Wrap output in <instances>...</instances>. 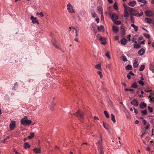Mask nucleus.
<instances>
[{"label":"nucleus","instance_id":"f257e3e1","mask_svg":"<svg viewBox=\"0 0 154 154\" xmlns=\"http://www.w3.org/2000/svg\"><path fill=\"white\" fill-rule=\"evenodd\" d=\"M100 139L97 143V146L99 152L100 154H103L104 153L103 151V148L102 144V137L101 136H100Z\"/></svg>","mask_w":154,"mask_h":154},{"label":"nucleus","instance_id":"f03ea898","mask_svg":"<svg viewBox=\"0 0 154 154\" xmlns=\"http://www.w3.org/2000/svg\"><path fill=\"white\" fill-rule=\"evenodd\" d=\"M31 122L32 121L28 119L26 116H25L24 118L20 120L21 124L25 126L29 125Z\"/></svg>","mask_w":154,"mask_h":154},{"label":"nucleus","instance_id":"7ed1b4c3","mask_svg":"<svg viewBox=\"0 0 154 154\" xmlns=\"http://www.w3.org/2000/svg\"><path fill=\"white\" fill-rule=\"evenodd\" d=\"M74 115L79 119L81 122H82V119L84 118V114L82 111L79 110Z\"/></svg>","mask_w":154,"mask_h":154},{"label":"nucleus","instance_id":"20e7f679","mask_svg":"<svg viewBox=\"0 0 154 154\" xmlns=\"http://www.w3.org/2000/svg\"><path fill=\"white\" fill-rule=\"evenodd\" d=\"M35 133L34 132L29 133L27 130H23L18 132L17 134H20L24 135V134H29V135H34Z\"/></svg>","mask_w":154,"mask_h":154},{"label":"nucleus","instance_id":"39448f33","mask_svg":"<svg viewBox=\"0 0 154 154\" xmlns=\"http://www.w3.org/2000/svg\"><path fill=\"white\" fill-rule=\"evenodd\" d=\"M144 13L146 17H150L153 15V12L149 10H145L144 11Z\"/></svg>","mask_w":154,"mask_h":154},{"label":"nucleus","instance_id":"423d86ee","mask_svg":"<svg viewBox=\"0 0 154 154\" xmlns=\"http://www.w3.org/2000/svg\"><path fill=\"white\" fill-rule=\"evenodd\" d=\"M67 9L68 11L70 13H74L75 11L74 10L73 7L70 3H69L67 5Z\"/></svg>","mask_w":154,"mask_h":154},{"label":"nucleus","instance_id":"0eeeda50","mask_svg":"<svg viewBox=\"0 0 154 154\" xmlns=\"http://www.w3.org/2000/svg\"><path fill=\"white\" fill-rule=\"evenodd\" d=\"M30 19L32 20V23H37L38 25L39 24V22L37 20L36 17H35L32 16L30 17Z\"/></svg>","mask_w":154,"mask_h":154},{"label":"nucleus","instance_id":"6e6552de","mask_svg":"<svg viewBox=\"0 0 154 154\" xmlns=\"http://www.w3.org/2000/svg\"><path fill=\"white\" fill-rule=\"evenodd\" d=\"M51 42L52 44L56 48L61 50V49L58 47L57 44V42L54 38H52L51 40Z\"/></svg>","mask_w":154,"mask_h":154},{"label":"nucleus","instance_id":"1a4fd4ad","mask_svg":"<svg viewBox=\"0 0 154 154\" xmlns=\"http://www.w3.org/2000/svg\"><path fill=\"white\" fill-rule=\"evenodd\" d=\"M10 128L11 130H13L15 127V122L14 121H12L10 124Z\"/></svg>","mask_w":154,"mask_h":154},{"label":"nucleus","instance_id":"9d476101","mask_svg":"<svg viewBox=\"0 0 154 154\" xmlns=\"http://www.w3.org/2000/svg\"><path fill=\"white\" fill-rule=\"evenodd\" d=\"M145 50L144 49L142 48L140 49L137 52L138 54L140 56H142L145 53Z\"/></svg>","mask_w":154,"mask_h":154},{"label":"nucleus","instance_id":"9b49d317","mask_svg":"<svg viewBox=\"0 0 154 154\" xmlns=\"http://www.w3.org/2000/svg\"><path fill=\"white\" fill-rule=\"evenodd\" d=\"M111 19L114 22L118 19V17L117 15L116 14H112L111 16Z\"/></svg>","mask_w":154,"mask_h":154},{"label":"nucleus","instance_id":"f8f14e48","mask_svg":"<svg viewBox=\"0 0 154 154\" xmlns=\"http://www.w3.org/2000/svg\"><path fill=\"white\" fill-rule=\"evenodd\" d=\"M131 103L133 106H137L138 105V101L135 99H134L131 102Z\"/></svg>","mask_w":154,"mask_h":154},{"label":"nucleus","instance_id":"ddd939ff","mask_svg":"<svg viewBox=\"0 0 154 154\" xmlns=\"http://www.w3.org/2000/svg\"><path fill=\"white\" fill-rule=\"evenodd\" d=\"M146 104L144 103V102H143L140 103L139 104L140 107L142 109H143L146 107Z\"/></svg>","mask_w":154,"mask_h":154},{"label":"nucleus","instance_id":"4468645a","mask_svg":"<svg viewBox=\"0 0 154 154\" xmlns=\"http://www.w3.org/2000/svg\"><path fill=\"white\" fill-rule=\"evenodd\" d=\"M144 21L145 23H147L149 24H152L153 23V20L150 18H146L144 19Z\"/></svg>","mask_w":154,"mask_h":154},{"label":"nucleus","instance_id":"2eb2a0df","mask_svg":"<svg viewBox=\"0 0 154 154\" xmlns=\"http://www.w3.org/2000/svg\"><path fill=\"white\" fill-rule=\"evenodd\" d=\"M126 7H127V5H125L124 7L125 8V10L124 11V16L125 17H127L128 16V9L126 8Z\"/></svg>","mask_w":154,"mask_h":154},{"label":"nucleus","instance_id":"dca6fc26","mask_svg":"<svg viewBox=\"0 0 154 154\" xmlns=\"http://www.w3.org/2000/svg\"><path fill=\"white\" fill-rule=\"evenodd\" d=\"M127 39L125 38H123L120 40L121 44L122 45H125L127 44Z\"/></svg>","mask_w":154,"mask_h":154},{"label":"nucleus","instance_id":"f3484780","mask_svg":"<svg viewBox=\"0 0 154 154\" xmlns=\"http://www.w3.org/2000/svg\"><path fill=\"white\" fill-rule=\"evenodd\" d=\"M97 10L98 13L100 14H103L102 8L100 6H98L97 8Z\"/></svg>","mask_w":154,"mask_h":154},{"label":"nucleus","instance_id":"a211bd4d","mask_svg":"<svg viewBox=\"0 0 154 154\" xmlns=\"http://www.w3.org/2000/svg\"><path fill=\"white\" fill-rule=\"evenodd\" d=\"M33 151L35 153H38L40 152L41 150L39 148H35L33 149Z\"/></svg>","mask_w":154,"mask_h":154},{"label":"nucleus","instance_id":"6ab92c4d","mask_svg":"<svg viewBox=\"0 0 154 154\" xmlns=\"http://www.w3.org/2000/svg\"><path fill=\"white\" fill-rule=\"evenodd\" d=\"M112 29L113 31L114 32H116L119 31V29L118 27L115 26H112Z\"/></svg>","mask_w":154,"mask_h":154},{"label":"nucleus","instance_id":"aec40b11","mask_svg":"<svg viewBox=\"0 0 154 154\" xmlns=\"http://www.w3.org/2000/svg\"><path fill=\"white\" fill-rule=\"evenodd\" d=\"M125 69L127 70H131L132 69V67L131 65L128 64L125 66Z\"/></svg>","mask_w":154,"mask_h":154},{"label":"nucleus","instance_id":"412c9836","mask_svg":"<svg viewBox=\"0 0 154 154\" xmlns=\"http://www.w3.org/2000/svg\"><path fill=\"white\" fill-rule=\"evenodd\" d=\"M24 146L25 149H29L30 147V145L28 142H26L24 144Z\"/></svg>","mask_w":154,"mask_h":154},{"label":"nucleus","instance_id":"4be33fe9","mask_svg":"<svg viewBox=\"0 0 154 154\" xmlns=\"http://www.w3.org/2000/svg\"><path fill=\"white\" fill-rule=\"evenodd\" d=\"M134 48H135L138 49L140 48L141 47V46L138 44H134L133 45Z\"/></svg>","mask_w":154,"mask_h":154},{"label":"nucleus","instance_id":"5701e85b","mask_svg":"<svg viewBox=\"0 0 154 154\" xmlns=\"http://www.w3.org/2000/svg\"><path fill=\"white\" fill-rule=\"evenodd\" d=\"M103 125L104 128L106 130H108L109 128V127L107 124L103 122Z\"/></svg>","mask_w":154,"mask_h":154},{"label":"nucleus","instance_id":"b1692460","mask_svg":"<svg viewBox=\"0 0 154 154\" xmlns=\"http://www.w3.org/2000/svg\"><path fill=\"white\" fill-rule=\"evenodd\" d=\"M136 2L135 1H130L129 4L130 6H134L136 4Z\"/></svg>","mask_w":154,"mask_h":154},{"label":"nucleus","instance_id":"393cba45","mask_svg":"<svg viewBox=\"0 0 154 154\" xmlns=\"http://www.w3.org/2000/svg\"><path fill=\"white\" fill-rule=\"evenodd\" d=\"M120 33L122 35H125V30L124 28H122V26H121Z\"/></svg>","mask_w":154,"mask_h":154},{"label":"nucleus","instance_id":"a878e982","mask_svg":"<svg viewBox=\"0 0 154 154\" xmlns=\"http://www.w3.org/2000/svg\"><path fill=\"white\" fill-rule=\"evenodd\" d=\"M111 119L113 122L115 123L116 122V121L115 119V116L113 114H112L111 115Z\"/></svg>","mask_w":154,"mask_h":154},{"label":"nucleus","instance_id":"bb28decb","mask_svg":"<svg viewBox=\"0 0 154 154\" xmlns=\"http://www.w3.org/2000/svg\"><path fill=\"white\" fill-rule=\"evenodd\" d=\"M150 69L153 72H154V65L151 63L150 64Z\"/></svg>","mask_w":154,"mask_h":154},{"label":"nucleus","instance_id":"cd10ccee","mask_svg":"<svg viewBox=\"0 0 154 154\" xmlns=\"http://www.w3.org/2000/svg\"><path fill=\"white\" fill-rule=\"evenodd\" d=\"M137 85L135 82H134L131 85V87L133 88H137Z\"/></svg>","mask_w":154,"mask_h":154},{"label":"nucleus","instance_id":"c85d7f7f","mask_svg":"<svg viewBox=\"0 0 154 154\" xmlns=\"http://www.w3.org/2000/svg\"><path fill=\"white\" fill-rule=\"evenodd\" d=\"M99 36H100L99 37V40L102 41H103L104 40H106V38H103L100 35V34H97V36L98 37Z\"/></svg>","mask_w":154,"mask_h":154},{"label":"nucleus","instance_id":"c756f323","mask_svg":"<svg viewBox=\"0 0 154 154\" xmlns=\"http://www.w3.org/2000/svg\"><path fill=\"white\" fill-rule=\"evenodd\" d=\"M120 58L124 62H126L128 61V60L127 59L126 57L125 56H122Z\"/></svg>","mask_w":154,"mask_h":154},{"label":"nucleus","instance_id":"7c9ffc66","mask_svg":"<svg viewBox=\"0 0 154 154\" xmlns=\"http://www.w3.org/2000/svg\"><path fill=\"white\" fill-rule=\"evenodd\" d=\"M97 29L99 31H101L102 30H103L104 27L102 25H101L100 26H97Z\"/></svg>","mask_w":154,"mask_h":154},{"label":"nucleus","instance_id":"2f4dec72","mask_svg":"<svg viewBox=\"0 0 154 154\" xmlns=\"http://www.w3.org/2000/svg\"><path fill=\"white\" fill-rule=\"evenodd\" d=\"M128 8V10L129 13H132L134 11V9L132 8H131L128 7L127 6V7H126V8Z\"/></svg>","mask_w":154,"mask_h":154},{"label":"nucleus","instance_id":"473e14b6","mask_svg":"<svg viewBox=\"0 0 154 154\" xmlns=\"http://www.w3.org/2000/svg\"><path fill=\"white\" fill-rule=\"evenodd\" d=\"M145 68V66L144 65H142L141 66L139 69V71H141L144 69Z\"/></svg>","mask_w":154,"mask_h":154},{"label":"nucleus","instance_id":"72a5a7b5","mask_svg":"<svg viewBox=\"0 0 154 154\" xmlns=\"http://www.w3.org/2000/svg\"><path fill=\"white\" fill-rule=\"evenodd\" d=\"M141 112L143 115H146L147 114V110L146 109L144 110H141Z\"/></svg>","mask_w":154,"mask_h":154},{"label":"nucleus","instance_id":"f704fd0d","mask_svg":"<svg viewBox=\"0 0 154 154\" xmlns=\"http://www.w3.org/2000/svg\"><path fill=\"white\" fill-rule=\"evenodd\" d=\"M113 8H114L116 10L118 9V7L116 2H115L114 4L113 5Z\"/></svg>","mask_w":154,"mask_h":154},{"label":"nucleus","instance_id":"c9c22d12","mask_svg":"<svg viewBox=\"0 0 154 154\" xmlns=\"http://www.w3.org/2000/svg\"><path fill=\"white\" fill-rule=\"evenodd\" d=\"M113 23L117 25H119L121 24V22L120 21H115L113 22Z\"/></svg>","mask_w":154,"mask_h":154},{"label":"nucleus","instance_id":"e433bc0d","mask_svg":"<svg viewBox=\"0 0 154 154\" xmlns=\"http://www.w3.org/2000/svg\"><path fill=\"white\" fill-rule=\"evenodd\" d=\"M104 113L105 114V116L107 118H109V116L106 111H104Z\"/></svg>","mask_w":154,"mask_h":154},{"label":"nucleus","instance_id":"4c0bfd02","mask_svg":"<svg viewBox=\"0 0 154 154\" xmlns=\"http://www.w3.org/2000/svg\"><path fill=\"white\" fill-rule=\"evenodd\" d=\"M143 35L146 38H147L149 39L150 38V35L149 34L146 33H144Z\"/></svg>","mask_w":154,"mask_h":154},{"label":"nucleus","instance_id":"58836bf2","mask_svg":"<svg viewBox=\"0 0 154 154\" xmlns=\"http://www.w3.org/2000/svg\"><path fill=\"white\" fill-rule=\"evenodd\" d=\"M105 56L109 59H110L111 57L110 56V55L109 54V52H107Z\"/></svg>","mask_w":154,"mask_h":154},{"label":"nucleus","instance_id":"ea45409f","mask_svg":"<svg viewBox=\"0 0 154 154\" xmlns=\"http://www.w3.org/2000/svg\"><path fill=\"white\" fill-rule=\"evenodd\" d=\"M137 1L139 2L143 3L144 5H145L146 2V1L145 0H137Z\"/></svg>","mask_w":154,"mask_h":154},{"label":"nucleus","instance_id":"a19ab883","mask_svg":"<svg viewBox=\"0 0 154 154\" xmlns=\"http://www.w3.org/2000/svg\"><path fill=\"white\" fill-rule=\"evenodd\" d=\"M148 109L149 110V112L150 113H152V112L153 110H152V107H151L149 106H148Z\"/></svg>","mask_w":154,"mask_h":154},{"label":"nucleus","instance_id":"79ce46f5","mask_svg":"<svg viewBox=\"0 0 154 154\" xmlns=\"http://www.w3.org/2000/svg\"><path fill=\"white\" fill-rule=\"evenodd\" d=\"M131 37V35H127L126 36V37L128 39V40H127V41H129V42L131 41V39H130V37Z\"/></svg>","mask_w":154,"mask_h":154},{"label":"nucleus","instance_id":"37998d69","mask_svg":"<svg viewBox=\"0 0 154 154\" xmlns=\"http://www.w3.org/2000/svg\"><path fill=\"white\" fill-rule=\"evenodd\" d=\"M95 68L98 69H101V66L100 64H98L96 66Z\"/></svg>","mask_w":154,"mask_h":154},{"label":"nucleus","instance_id":"c03bdc74","mask_svg":"<svg viewBox=\"0 0 154 154\" xmlns=\"http://www.w3.org/2000/svg\"><path fill=\"white\" fill-rule=\"evenodd\" d=\"M138 83L140 85H141L142 86H143L144 85V82L143 81L140 80L138 82Z\"/></svg>","mask_w":154,"mask_h":154},{"label":"nucleus","instance_id":"a18cd8bd","mask_svg":"<svg viewBox=\"0 0 154 154\" xmlns=\"http://www.w3.org/2000/svg\"><path fill=\"white\" fill-rule=\"evenodd\" d=\"M97 73L100 75V78H102L103 77V75L102 74V73L100 71H98L97 72Z\"/></svg>","mask_w":154,"mask_h":154},{"label":"nucleus","instance_id":"49530a36","mask_svg":"<svg viewBox=\"0 0 154 154\" xmlns=\"http://www.w3.org/2000/svg\"><path fill=\"white\" fill-rule=\"evenodd\" d=\"M54 105V104H52L50 106V109L51 110H53V107Z\"/></svg>","mask_w":154,"mask_h":154},{"label":"nucleus","instance_id":"de8ad7c7","mask_svg":"<svg viewBox=\"0 0 154 154\" xmlns=\"http://www.w3.org/2000/svg\"><path fill=\"white\" fill-rule=\"evenodd\" d=\"M130 19L131 22L134 23V17H131Z\"/></svg>","mask_w":154,"mask_h":154},{"label":"nucleus","instance_id":"09e8293b","mask_svg":"<svg viewBox=\"0 0 154 154\" xmlns=\"http://www.w3.org/2000/svg\"><path fill=\"white\" fill-rule=\"evenodd\" d=\"M9 138V136H8L7 137H6L5 139H4L2 141V142L4 143H6V142L5 141V140L7 139V138Z\"/></svg>","mask_w":154,"mask_h":154},{"label":"nucleus","instance_id":"8fccbe9b","mask_svg":"<svg viewBox=\"0 0 154 154\" xmlns=\"http://www.w3.org/2000/svg\"><path fill=\"white\" fill-rule=\"evenodd\" d=\"M138 65V64H137V63L133 64V67L134 68H136L137 67Z\"/></svg>","mask_w":154,"mask_h":154},{"label":"nucleus","instance_id":"3c124183","mask_svg":"<svg viewBox=\"0 0 154 154\" xmlns=\"http://www.w3.org/2000/svg\"><path fill=\"white\" fill-rule=\"evenodd\" d=\"M92 16L94 18L96 16V14L95 12L91 14Z\"/></svg>","mask_w":154,"mask_h":154},{"label":"nucleus","instance_id":"603ef678","mask_svg":"<svg viewBox=\"0 0 154 154\" xmlns=\"http://www.w3.org/2000/svg\"><path fill=\"white\" fill-rule=\"evenodd\" d=\"M137 40L136 38H133L131 40V42H134L135 43H137V42L135 41Z\"/></svg>","mask_w":154,"mask_h":154},{"label":"nucleus","instance_id":"864d4df0","mask_svg":"<svg viewBox=\"0 0 154 154\" xmlns=\"http://www.w3.org/2000/svg\"><path fill=\"white\" fill-rule=\"evenodd\" d=\"M126 116L127 118L128 119L130 117V116L129 113L128 112H127V113H126Z\"/></svg>","mask_w":154,"mask_h":154},{"label":"nucleus","instance_id":"5fc2aeb1","mask_svg":"<svg viewBox=\"0 0 154 154\" xmlns=\"http://www.w3.org/2000/svg\"><path fill=\"white\" fill-rule=\"evenodd\" d=\"M107 43L106 42V40H104L103 41H102L101 42V44H103L104 45H105L106 43Z\"/></svg>","mask_w":154,"mask_h":154},{"label":"nucleus","instance_id":"6e6d98bb","mask_svg":"<svg viewBox=\"0 0 154 154\" xmlns=\"http://www.w3.org/2000/svg\"><path fill=\"white\" fill-rule=\"evenodd\" d=\"M133 108L134 110V113L136 114H137L138 113V111L134 107H133Z\"/></svg>","mask_w":154,"mask_h":154},{"label":"nucleus","instance_id":"4d7b16f0","mask_svg":"<svg viewBox=\"0 0 154 154\" xmlns=\"http://www.w3.org/2000/svg\"><path fill=\"white\" fill-rule=\"evenodd\" d=\"M145 41H143L141 42H138V43L140 44L144 45L145 44Z\"/></svg>","mask_w":154,"mask_h":154},{"label":"nucleus","instance_id":"13d9d810","mask_svg":"<svg viewBox=\"0 0 154 154\" xmlns=\"http://www.w3.org/2000/svg\"><path fill=\"white\" fill-rule=\"evenodd\" d=\"M101 14V20L102 21H104V17L103 15V14Z\"/></svg>","mask_w":154,"mask_h":154},{"label":"nucleus","instance_id":"bf43d9fd","mask_svg":"<svg viewBox=\"0 0 154 154\" xmlns=\"http://www.w3.org/2000/svg\"><path fill=\"white\" fill-rule=\"evenodd\" d=\"M129 74L130 75H134V73L132 71H130L129 73Z\"/></svg>","mask_w":154,"mask_h":154},{"label":"nucleus","instance_id":"052dcab7","mask_svg":"<svg viewBox=\"0 0 154 154\" xmlns=\"http://www.w3.org/2000/svg\"><path fill=\"white\" fill-rule=\"evenodd\" d=\"M135 31H137L138 29V27L137 26H135L133 28Z\"/></svg>","mask_w":154,"mask_h":154},{"label":"nucleus","instance_id":"680f3d73","mask_svg":"<svg viewBox=\"0 0 154 154\" xmlns=\"http://www.w3.org/2000/svg\"><path fill=\"white\" fill-rule=\"evenodd\" d=\"M39 14V15H40L41 17H43L44 16L43 13L42 12H40Z\"/></svg>","mask_w":154,"mask_h":154},{"label":"nucleus","instance_id":"e2e57ef3","mask_svg":"<svg viewBox=\"0 0 154 154\" xmlns=\"http://www.w3.org/2000/svg\"><path fill=\"white\" fill-rule=\"evenodd\" d=\"M34 135H29L28 137V138L29 139H32Z\"/></svg>","mask_w":154,"mask_h":154},{"label":"nucleus","instance_id":"0e129e2a","mask_svg":"<svg viewBox=\"0 0 154 154\" xmlns=\"http://www.w3.org/2000/svg\"><path fill=\"white\" fill-rule=\"evenodd\" d=\"M143 39V37L142 36H140V37H139L138 38V40L139 41H140L142 40Z\"/></svg>","mask_w":154,"mask_h":154},{"label":"nucleus","instance_id":"69168bd1","mask_svg":"<svg viewBox=\"0 0 154 154\" xmlns=\"http://www.w3.org/2000/svg\"><path fill=\"white\" fill-rule=\"evenodd\" d=\"M115 40H119V36H116L115 37Z\"/></svg>","mask_w":154,"mask_h":154},{"label":"nucleus","instance_id":"338daca9","mask_svg":"<svg viewBox=\"0 0 154 154\" xmlns=\"http://www.w3.org/2000/svg\"><path fill=\"white\" fill-rule=\"evenodd\" d=\"M143 123L144 125H145L146 124V121L145 119H143Z\"/></svg>","mask_w":154,"mask_h":154},{"label":"nucleus","instance_id":"774afa93","mask_svg":"<svg viewBox=\"0 0 154 154\" xmlns=\"http://www.w3.org/2000/svg\"><path fill=\"white\" fill-rule=\"evenodd\" d=\"M143 14V12H141L140 13H139V17H141L142 16Z\"/></svg>","mask_w":154,"mask_h":154}]
</instances>
